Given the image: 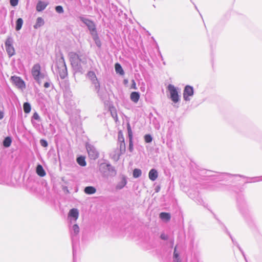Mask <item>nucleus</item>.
Masks as SVG:
<instances>
[{
	"label": "nucleus",
	"mask_w": 262,
	"mask_h": 262,
	"mask_svg": "<svg viewBox=\"0 0 262 262\" xmlns=\"http://www.w3.org/2000/svg\"><path fill=\"white\" fill-rule=\"evenodd\" d=\"M79 232V226L77 224H74L72 226V233L75 235H77Z\"/></svg>",
	"instance_id": "c85d7f7f"
},
{
	"label": "nucleus",
	"mask_w": 262,
	"mask_h": 262,
	"mask_svg": "<svg viewBox=\"0 0 262 262\" xmlns=\"http://www.w3.org/2000/svg\"><path fill=\"white\" fill-rule=\"evenodd\" d=\"M50 86V83L49 82H46L44 84V87L46 88H48Z\"/></svg>",
	"instance_id": "58836bf2"
},
{
	"label": "nucleus",
	"mask_w": 262,
	"mask_h": 262,
	"mask_svg": "<svg viewBox=\"0 0 262 262\" xmlns=\"http://www.w3.org/2000/svg\"><path fill=\"white\" fill-rule=\"evenodd\" d=\"M69 56L71 65L75 70L81 72L83 68H86L88 59L85 56L70 52Z\"/></svg>",
	"instance_id": "f257e3e1"
},
{
	"label": "nucleus",
	"mask_w": 262,
	"mask_h": 262,
	"mask_svg": "<svg viewBox=\"0 0 262 262\" xmlns=\"http://www.w3.org/2000/svg\"><path fill=\"white\" fill-rule=\"evenodd\" d=\"M4 117V113L3 112L0 111V119H3Z\"/></svg>",
	"instance_id": "a19ab883"
},
{
	"label": "nucleus",
	"mask_w": 262,
	"mask_h": 262,
	"mask_svg": "<svg viewBox=\"0 0 262 262\" xmlns=\"http://www.w3.org/2000/svg\"><path fill=\"white\" fill-rule=\"evenodd\" d=\"M56 72L61 79H64L67 75V69L63 54L59 53L57 56Z\"/></svg>",
	"instance_id": "f03ea898"
},
{
	"label": "nucleus",
	"mask_w": 262,
	"mask_h": 262,
	"mask_svg": "<svg viewBox=\"0 0 262 262\" xmlns=\"http://www.w3.org/2000/svg\"><path fill=\"white\" fill-rule=\"evenodd\" d=\"M48 3L43 1H39L36 5V10L38 12H40L43 10L48 5Z\"/></svg>",
	"instance_id": "dca6fc26"
},
{
	"label": "nucleus",
	"mask_w": 262,
	"mask_h": 262,
	"mask_svg": "<svg viewBox=\"0 0 262 262\" xmlns=\"http://www.w3.org/2000/svg\"><path fill=\"white\" fill-rule=\"evenodd\" d=\"M97 39H98V37H97L96 39H94V40L96 41V43L97 45L98 46H100V43H99V42H98V41H97Z\"/></svg>",
	"instance_id": "79ce46f5"
},
{
	"label": "nucleus",
	"mask_w": 262,
	"mask_h": 262,
	"mask_svg": "<svg viewBox=\"0 0 262 262\" xmlns=\"http://www.w3.org/2000/svg\"><path fill=\"white\" fill-rule=\"evenodd\" d=\"M115 71L117 73L121 75H123L124 74V71L119 63H116L115 66Z\"/></svg>",
	"instance_id": "5701e85b"
},
{
	"label": "nucleus",
	"mask_w": 262,
	"mask_h": 262,
	"mask_svg": "<svg viewBox=\"0 0 262 262\" xmlns=\"http://www.w3.org/2000/svg\"><path fill=\"white\" fill-rule=\"evenodd\" d=\"M23 24V20L22 18H19L17 19L16 22V30L19 31L22 27Z\"/></svg>",
	"instance_id": "b1692460"
},
{
	"label": "nucleus",
	"mask_w": 262,
	"mask_h": 262,
	"mask_svg": "<svg viewBox=\"0 0 262 262\" xmlns=\"http://www.w3.org/2000/svg\"><path fill=\"white\" fill-rule=\"evenodd\" d=\"M36 173L40 177H44L46 175V172L41 165H38L36 167Z\"/></svg>",
	"instance_id": "aec40b11"
},
{
	"label": "nucleus",
	"mask_w": 262,
	"mask_h": 262,
	"mask_svg": "<svg viewBox=\"0 0 262 262\" xmlns=\"http://www.w3.org/2000/svg\"><path fill=\"white\" fill-rule=\"evenodd\" d=\"M132 84L130 88L132 89H134V90H137V86H136V82H135V80L134 79H133L132 80Z\"/></svg>",
	"instance_id": "f704fd0d"
},
{
	"label": "nucleus",
	"mask_w": 262,
	"mask_h": 262,
	"mask_svg": "<svg viewBox=\"0 0 262 262\" xmlns=\"http://www.w3.org/2000/svg\"><path fill=\"white\" fill-rule=\"evenodd\" d=\"M79 216V212L77 209L73 208L70 210L69 213V217L71 218V222H72V220L76 222L78 219Z\"/></svg>",
	"instance_id": "4468645a"
},
{
	"label": "nucleus",
	"mask_w": 262,
	"mask_h": 262,
	"mask_svg": "<svg viewBox=\"0 0 262 262\" xmlns=\"http://www.w3.org/2000/svg\"><path fill=\"white\" fill-rule=\"evenodd\" d=\"M84 191L87 194H93L96 192V189L93 186H87L84 188Z\"/></svg>",
	"instance_id": "6ab92c4d"
},
{
	"label": "nucleus",
	"mask_w": 262,
	"mask_h": 262,
	"mask_svg": "<svg viewBox=\"0 0 262 262\" xmlns=\"http://www.w3.org/2000/svg\"><path fill=\"white\" fill-rule=\"evenodd\" d=\"M56 11L59 13H62L63 12V9L62 6H58L55 8Z\"/></svg>",
	"instance_id": "7c9ffc66"
},
{
	"label": "nucleus",
	"mask_w": 262,
	"mask_h": 262,
	"mask_svg": "<svg viewBox=\"0 0 262 262\" xmlns=\"http://www.w3.org/2000/svg\"><path fill=\"white\" fill-rule=\"evenodd\" d=\"M128 134L129 140H133L132 132V131L131 132H128Z\"/></svg>",
	"instance_id": "4c0bfd02"
},
{
	"label": "nucleus",
	"mask_w": 262,
	"mask_h": 262,
	"mask_svg": "<svg viewBox=\"0 0 262 262\" xmlns=\"http://www.w3.org/2000/svg\"><path fill=\"white\" fill-rule=\"evenodd\" d=\"M12 140L10 137H6L3 141V145L5 147H8L11 145Z\"/></svg>",
	"instance_id": "393cba45"
},
{
	"label": "nucleus",
	"mask_w": 262,
	"mask_h": 262,
	"mask_svg": "<svg viewBox=\"0 0 262 262\" xmlns=\"http://www.w3.org/2000/svg\"><path fill=\"white\" fill-rule=\"evenodd\" d=\"M144 89H145L144 88H141V90L142 91H144Z\"/></svg>",
	"instance_id": "a18cd8bd"
},
{
	"label": "nucleus",
	"mask_w": 262,
	"mask_h": 262,
	"mask_svg": "<svg viewBox=\"0 0 262 262\" xmlns=\"http://www.w3.org/2000/svg\"><path fill=\"white\" fill-rule=\"evenodd\" d=\"M79 19L87 26L92 36H93V39H96L97 38V33L94 23L88 18L83 16H80Z\"/></svg>",
	"instance_id": "20e7f679"
},
{
	"label": "nucleus",
	"mask_w": 262,
	"mask_h": 262,
	"mask_svg": "<svg viewBox=\"0 0 262 262\" xmlns=\"http://www.w3.org/2000/svg\"><path fill=\"white\" fill-rule=\"evenodd\" d=\"M86 148L90 158L95 160L98 158L99 153L93 145L86 144Z\"/></svg>",
	"instance_id": "1a4fd4ad"
},
{
	"label": "nucleus",
	"mask_w": 262,
	"mask_h": 262,
	"mask_svg": "<svg viewBox=\"0 0 262 262\" xmlns=\"http://www.w3.org/2000/svg\"><path fill=\"white\" fill-rule=\"evenodd\" d=\"M40 143L41 144V145L43 147H47L48 146V143L45 140H43V139H41L40 141Z\"/></svg>",
	"instance_id": "72a5a7b5"
},
{
	"label": "nucleus",
	"mask_w": 262,
	"mask_h": 262,
	"mask_svg": "<svg viewBox=\"0 0 262 262\" xmlns=\"http://www.w3.org/2000/svg\"><path fill=\"white\" fill-rule=\"evenodd\" d=\"M193 94V91L192 88L189 85L186 86L184 91V99L186 101L189 100V96H191Z\"/></svg>",
	"instance_id": "ddd939ff"
},
{
	"label": "nucleus",
	"mask_w": 262,
	"mask_h": 262,
	"mask_svg": "<svg viewBox=\"0 0 262 262\" xmlns=\"http://www.w3.org/2000/svg\"><path fill=\"white\" fill-rule=\"evenodd\" d=\"M13 39L11 36H8L5 41L6 50L9 57H12L15 53V49L13 46Z\"/></svg>",
	"instance_id": "423d86ee"
},
{
	"label": "nucleus",
	"mask_w": 262,
	"mask_h": 262,
	"mask_svg": "<svg viewBox=\"0 0 262 262\" xmlns=\"http://www.w3.org/2000/svg\"><path fill=\"white\" fill-rule=\"evenodd\" d=\"M167 89L170 93V99L174 103H177L180 100L178 89L173 85L169 84Z\"/></svg>",
	"instance_id": "39448f33"
},
{
	"label": "nucleus",
	"mask_w": 262,
	"mask_h": 262,
	"mask_svg": "<svg viewBox=\"0 0 262 262\" xmlns=\"http://www.w3.org/2000/svg\"><path fill=\"white\" fill-rule=\"evenodd\" d=\"M127 82H128L127 80H126V79L124 80V84H126Z\"/></svg>",
	"instance_id": "c03bdc74"
},
{
	"label": "nucleus",
	"mask_w": 262,
	"mask_h": 262,
	"mask_svg": "<svg viewBox=\"0 0 262 262\" xmlns=\"http://www.w3.org/2000/svg\"><path fill=\"white\" fill-rule=\"evenodd\" d=\"M133 146H134V145H133V140H129V147H128V149H129V151L132 152L133 151V149H134Z\"/></svg>",
	"instance_id": "2f4dec72"
},
{
	"label": "nucleus",
	"mask_w": 262,
	"mask_h": 262,
	"mask_svg": "<svg viewBox=\"0 0 262 262\" xmlns=\"http://www.w3.org/2000/svg\"><path fill=\"white\" fill-rule=\"evenodd\" d=\"M25 113L28 114L31 111V105L28 102H25L23 105Z\"/></svg>",
	"instance_id": "bb28decb"
},
{
	"label": "nucleus",
	"mask_w": 262,
	"mask_h": 262,
	"mask_svg": "<svg viewBox=\"0 0 262 262\" xmlns=\"http://www.w3.org/2000/svg\"><path fill=\"white\" fill-rule=\"evenodd\" d=\"M161 237L162 239H165V240L167 239V236L165 234H161Z\"/></svg>",
	"instance_id": "ea45409f"
},
{
	"label": "nucleus",
	"mask_w": 262,
	"mask_h": 262,
	"mask_svg": "<svg viewBox=\"0 0 262 262\" xmlns=\"http://www.w3.org/2000/svg\"><path fill=\"white\" fill-rule=\"evenodd\" d=\"M77 162L79 165L81 166H85L86 165V162L85 158L83 157H80L77 159Z\"/></svg>",
	"instance_id": "a878e982"
},
{
	"label": "nucleus",
	"mask_w": 262,
	"mask_h": 262,
	"mask_svg": "<svg viewBox=\"0 0 262 262\" xmlns=\"http://www.w3.org/2000/svg\"><path fill=\"white\" fill-rule=\"evenodd\" d=\"M127 130H128V132L132 131L130 127V126L129 125H128V127H127Z\"/></svg>",
	"instance_id": "37998d69"
},
{
	"label": "nucleus",
	"mask_w": 262,
	"mask_h": 262,
	"mask_svg": "<svg viewBox=\"0 0 262 262\" xmlns=\"http://www.w3.org/2000/svg\"><path fill=\"white\" fill-rule=\"evenodd\" d=\"M88 78L90 79L95 85L96 90L99 91L100 85L96 77L95 73L93 71H89L87 74Z\"/></svg>",
	"instance_id": "9d476101"
},
{
	"label": "nucleus",
	"mask_w": 262,
	"mask_h": 262,
	"mask_svg": "<svg viewBox=\"0 0 262 262\" xmlns=\"http://www.w3.org/2000/svg\"><path fill=\"white\" fill-rule=\"evenodd\" d=\"M44 24V20L41 17H38L36 20V24L34 26L35 29H37L43 26Z\"/></svg>",
	"instance_id": "412c9836"
},
{
	"label": "nucleus",
	"mask_w": 262,
	"mask_h": 262,
	"mask_svg": "<svg viewBox=\"0 0 262 262\" xmlns=\"http://www.w3.org/2000/svg\"><path fill=\"white\" fill-rule=\"evenodd\" d=\"M119 147L120 150L119 151H118L116 154H115L113 156V158L114 160L117 161L119 159L120 156L123 154L126 150V146L124 142H122L121 143H119Z\"/></svg>",
	"instance_id": "f8f14e48"
},
{
	"label": "nucleus",
	"mask_w": 262,
	"mask_h": 262,
	"mask_svg": "<svg viewBox=\"0 0 262 262\" xmlns=\"http://www.w3.org/2000/svg\"><path fill=\"white\" fill-rule=\"evenodd\" d=\"M32 75L34 79L40 84V80L44 77V75L40 73V66L39 64L33 66L32 69Z\"/></svg>",
	"instance_id": "0eeeda50"
},
{
	"label": "nucleus",
	"mask_w": 262,
	"mask_h": 262,
	"mask_svg": "<svg viewBox=\"0 0 262 262\" xmlns=\"http://www.w3.org/2000/svg\"><path fill=\"white\" fill-rule=\"evenodd\" d=\"M142 171L140 169L136 168L133 171V177L135 178H139L141 176Z\"/></svg>",
	"instance_id": "cd10ccee"
},
{
	"label": "nucleus",
	"mask_w": 262,
	"mask_h": 262,
	"mask_svg": "<svg viewBox=\"0 0 262 262\" xmlns=\"http://www.w3.org/2000/svg\"><path fill=\"white\" fill-rule=\"evenodd\" d=\"M182 253V249L178 246H176L174 249L173 254V262H182L181 258V254Z\"/></svg>",
	"instance_id": "9b49d317"
},
{
	"label": "nucleus",
	"mask_w": 262,
	"mask_h": 262,
	"mask_svg": "<svg viewBox=\"0 0 262 262\" xmlns=\"http://www.w3.org/2000/svg\"><path fill=\"white\" fill-rule=\"evenodd\" d=\"M18 0H10V4L12 6L15 7L17 5Z\"/></svg>",
	"instance_id": "473e14b6"
},
{
	"label": "nucleus",
	"mask_w": 262,
	"mask_h": 262,
	"mask_svg": "<svg viewBox=\"0 0 262 262\" xmlns=\"http://www.w3.org/2000/svg\"><path fill=\"white\" fill-rule=\"evenodd\" d=\"M127 181L125 177H123L120 182H119L116 185V188L120 190L122 189L126 184Z\"/></svg>",
	"instance_id": "a211bd4d"
},
{
	"label": "nucleus",
	"mask_w": 262,
	"mask_h": 262,
	"mask_svg": "<svg viewBox=\"0 0 262 262\" xmlns=\"http://www.w3.org/2000/svg\"><path fill=\"white\" fill-rule=\"evenodd\" d=\"M140 94L137 92H133L130 94V100L136 103L138 102L140 98Z\"/></svg>",
	"instance_id": "f3484780"
},
{
	"label": "nucleus",
	"mask_w": 262,
	"mask_h": 262,
	"mask_svg": "<svg viewBox=\"0 0 262 262\" xmlns=\"http://www.w3.org/2000/svg\"><path fill=\"white\" fill-rule=\"evenodd\" d=\"M99 171L102 176L105 178L114 177L116 174V171L114 167L111 164L102 163L99 166Z\"/></svg>",
	"instance_id": "7ed1b4c3"
},
{
	"label": "nucleus",
	"mask_w": 262,
	"mask_h": 262,
	"mask_svg": "<svg viewBox=\"0 0 262 262\" xmlns=\"http://www.w3.org/2000/svg\"><path fill=\"white\" fill-rule=\"evenodd\" d=\"M33 118L35 120H38L39 119V116L37 113H35L33 115Z\"/></svg>",
	"instance_id": "c9c22d12"
},
{
	"label": "nucleus",
	"mask_w": 262,
	"mask_h": 262,
	"mask_svg": "<svg viewBox=\"0 0 262 262\" xmlns=\"http://www.w3.org/2000/svg\"><path fill=\"white\" fill-rule=\"evenodd\" d=\"M144 140L146 143H150L152 140V138L150 135H146L144 136Z\"/></svg>",
	"instance_id": "c756f323"
},
{
	"label": "nucleus",
	"mask_w": 262,
	"mask_h": 262,
	"mask_svg": "<svg viewBox=\"0 0 262 262\" xmlns=\"http://www.w3.org/2000/svg\"><path fill=\"white\" fill-rule=\"evenodd\" d=\"M118 142H119V143H121L122 142H124V138L122 135H119Z\"/></svg>",
	"instance_id": "e433bc0d"
},
{
	"label": "nucleus",
	"mask_w": 262,
	"mask_h": 262,
	"mask_svg": "<svg viewBox=\"0 0 262 262\" xmlns=\"http://www.w3.org/2000/svg\"><path fill=\"white\" fill-rule=\"evenodd\" d=\"M12 82L18 89H24L26 87L24 81L19 77L16 76H11L10 78Z\"/></svg>",
	"instance_id": "6e6552de"
},
{
	"label": "nucleus",
	"mask_w": 262,
	"mask_h": 262,
	"mask_svg": "<svg viewBox=\"0 0 262 262\" xmlns=\"http://www.w3.org/2000/svg\"><path fill=\"white\" fill-rule=\"evenodd\" d=\"M160 217L164 221H168L170 219V215L168 213L162 212L160 214Z\"/></svg>",
	"instance_id": "4be33fe9"
},
{
	"label": "nucleus",
	"mask_w": 262,
	"mask_h": 262,
	"mask_svg": "<svg viewBox=\"0 0 262 262\" xmlns=\"http://www.w3.org/2000/svg\"><path fill=\"white\" fill-rule=\"evenodd\" d=\"M148 177L149 179L152 181H155L158 177L157 170L155 169H151L149 172Z\"/></svg>",
	"instance_id": "2eb2a0df"
}]
</instances>
